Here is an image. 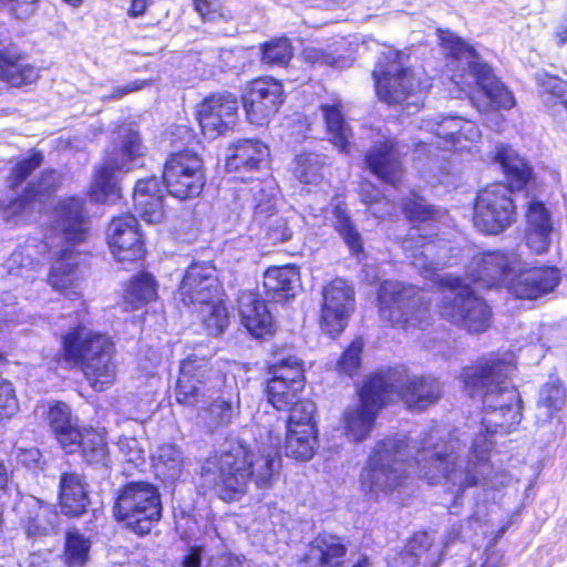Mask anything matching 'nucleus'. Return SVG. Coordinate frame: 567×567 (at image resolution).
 <instances>
[{
  "mask_svg": "<svg viewBox=\"0 0 567 567\" xmlns=\"http://www.w3.org/2000/svg\"><path fill=\"white\" fill-rule=\"evenodd\" d=\"M460 430L434 432L419 450V473L429 484H450L458 491L473 486L501 489L511 482L507 472L495 471L489 463L493 441L480 432L468 447Z\"/></svg>",
  "mask_w": 567,
  "mask_h": 567,
  "instance_id": "1",
  "label": "nucleus"
},
{
  "mask_svg": "<svg viewBox=\"0 0 567 567\" xmlns=\"http://www.w3.org/2000/svg\"><path fill=\"white\" fill-rule=\"evenodd\" d=\"M405 257L425 278L434 279L443 287L439 303L442 318L468 332L485 331L491 322V308L475 296L460 278L441 276L436 271L447 265L446 252L433 240H426L419 226H413L402 241Z\"/></svg>",
  "mask_w": 567,
  "mask_h": 567,
  "instance_id": "2",
  "label": "nucleus"
},
{
  "mask_svg": "<svg viewBox=\"0 0 567 567\" xmlns=\"http://www.w3.org/2000/svg\"><path fill=\"white\" fill-rule=\"evenodd\" d=\"M515 370L513 355L488 359L484 364L465 368L463 382L471 396L483 403L482 429L487 437L496 433H508L522 420L520 398L509 377Z\"/></svg>",
  "mask_w": 567,
  "mask_h": 567,
  "instance_id": "3",
  "label": "nucleus"
},
{
  "mask_svg": "<svg viewBox=\"0 0 567 567\" xmlns=\"http://www.w3.org/2000/svg\"><path fill=\"white\" fill-rule=\"evenodd\" d=\"M86 233L84 200L79 197L59 200L50 216V235L45 244L53 258L48 282L71 299L79 297L81 289V255L73 247L84 241Z\"/></svg>",
  "mask_w": 567,
  "mask_h": 567,
  "instance_id": "4",
  "label": "nucleus"
},
{
  "mask_svg": "<svg viewBox=\"0 0 567 567\" xmlns=\"http://www.w3.org/2000/svg\"><path fill=\"white\" fill-rule=\"evenodd\" d=\"M280 466L276 449L255 455L244 444L231 443L227 450L206 458L202 476L221 499L231 502L246 492L250 480L258 488H269Z\"/></svg>",
  "mask_w": 567,
  "mask_h": 567,
  "instance_id": "5",
  "label": "nucleus"
},
{
  "mask_svg": "<svg viewBox=\"0 0 567 567\" xmlns=\"http://www.w3.org/2000/svg\"><path fill=\"white\" fill-rule=\"evenodd\" d=\"M466 275L483 287H504L518 299H538L551 292L560 281L555 267L526 268L515 251H488L475 255Z\"/></svg>",
  "mask_w": 567,
  "mask_h": 567,
  "instance_id": "6",
  "label": "nucleus"
},
{
  "mask_svg": "<svg viewBox=\"0 0 567 567\" xmlns=\"http://www.w3.org/2000/svg\"><path fill=\"white\" fill-rule=\"evenodd\" d=\"M434 432L443 433L444 431L432 429L413 444L404 435L379 441L360 474L362 493L370 499L390 495L403 485L409 477V468L412 467L420 478L426 481L419 473V450Z\"/></svg>",
  "mask_w": 567,
  "mask_h": 567,
  "instance_id": "7",
  "label": "nucleus"
},
{
  "mask_svg": "<svg viewBox=\"0 0 567 567\" xmlns=\"http://www.w3.org/2000/svg\"><path fill=\"white\" fill-rule=\"evenodd\" d=\"M62 358L68 365H79L95 391L107 389L115 381L114 343L103 333L76 324L61 333Z\"/></svg>",
  "mask_w": 567,
  "mask_h": 567,
  "instance_id": "8",
  "label": "nucleus"
},
{
  "mask_svg": "<svg viewBox=\"0 0 567 567\" xmlns=\"http://www.w3.org/2000/svg\"><path fill=\"white\" fill-rule=\"evenodd\" d=\"M441 43L453 60L466 65L468 72L454 74L452 81L466 92V87L476 84L488 99L493 109H512L514 106L513 94L493 74L491 68L482 62L475 50L457 35L442 32Z\"/></svg>",
  "mask_w": 567,
  "mask_h": 567,
  "instance_id": "9",
  "label": "nucleus"
},
{
  "mask_svg": "<svg viewBox=\"0 0 567 567\" xmlns=\"http://www.w3.org/2000/svg\"><path fill=\"white\" fill-rule=\"evenodd\" d=\"M401 60V53L393 50L379 59L373 71L377 94L388 104H401L415 99L410 104L417 105V95L431 86V80L423 72L405 68Z\"/></svg>",
  "mask_w": 567,
  "mask_h": 567,
  "instance_id": "10",
  "label": "nucleus"
},
{
  "mask_svg": "<svg viewBox=\"0 0 567 567\" xmlns=\"http://www.w3.org/2000/svg\"><path fill=\"white\" fill-rule=\"evenodd\" d=\"M118 136V146L115 145L107 152L104 163L96 171L91 186V197L97 203H115L121 196L115 174L134 169L143 156V145L136 131L123 127Z\"/></svg>",
  "mask_w": 567,
  "mask_h": 567,
  "instance_id": "11",
  "label": "nucleus"
},
{
  "mask_svg": "<svg viewBox=\"0 0 567 567\" xmlns=\"http://www.w3.org/2000/svg\"><path fill=\"white\" fill-rule=\"evenodd\" d=\"M115 516L137 535L148 534L162 517L158 488L147 482H131L117 494Z\"/></svg>",
  "mask_w": 567,
  "mask_h": 567,
  "instance_id": "12",
  "label": "nucleus"
},
{
  "mask_svg": "<svg viewBox=\"0 0 567 567\" xmlns=\"http://www.w3.org/2000/svg\"><path fill=\"white\" fill-rule=\"evenodd\" d=\"M220 370H213L205 357L189 354L181 362L175 388L176 401L185 406H196L206 399H214L224 381Z\"/></svg>",
  "mask_w": 567,
  "mask_h": 567,
  "instance_id": "13",
  "label": "nucleus"
},
{
  "mask_svg": "<svg viewBox=\"0 0 567 567\" xmlns=\"http://www.w3.org/2000/svg\"><path fill=\"white\" fill-rule=\"evenodd\" d=\"M516 219V206L509 187L494 184L481 190L476 197L473 221L486 234L496 235Z\"/></svg>",
  "mask_w": 567,
  "mask_h": 567,
  "instance_id": "14",
  "label": "nucleus"
},
{
  "mask_svg": "<svg viewBox=\"0 0 567 567\" xmlns=\"http://www.w3.org/2000/svg\"><path fill=\"white\" fill-rule=\"evenodd\" d=\"M385 381L372 375L359 391V403L344 412L346 435L350 441L361 442L370 434L378 412L388 402Z\"/></svg>",
  "mask_w": 567,
  "mask_h": 567,
  "instance_id": "15",
  "label": "nucleus"
},
{
  "mask_svg": "<svg viewBox=\"0 0 567 567\" xmlns=\"http://www.w3.org/2000/svg\"><path fill=\"white\" fill-rule=\"evenodd\" d=\"M379 303L382 319L392 324H402L403 328L422 324L427 312L423 298L398 281L386 280L381 284Z\"/></svg>",
  "mask_w": 567,
  "mask_h": 567,
  "instance_id": "16",
  "label": "nucleus"
},
{
  "mask_svg": "<svg viewBox=\"0 0 567 567\" xmlns=\"http://www.w3.org/2000/svg\"><path fill=\"white\" fill-rule=\"evenodd\" d=\"M385 381L386 400L396 394L404 403L415 410H424L436 403L442 395V384L433 377H410L404 370L395 369L374 374Z\"/></svg>",
  "mask_w": 567,
  "mask_h": 567,
  "instance_id": "17",
  "label": "nucleus"
},
{
  "mask_svg": "<svg viewBox=\"0 0 567 567\" xmlns=\"http://www.w3.org/2000/svg\"><path fill=\"white\" fill-rule=\"evenodd\" d=\"M163 179L167 192L178 199L198 196L205 185L203 162L188 151L172 154L165 163Z\"/></svg>",
  "mask_w": 567,
  "mask_h": 567,
  "instance_id": "18",
  "label": "nucleus"
},
{
  "mask_svg": "<svg viewBox=\"0 0 567 567\" xmlns=\"http://www.w3.org/2000/svg\"><path fill=\"white\" fill-rule=\"evenodd\" d=\"M320 324L331 338L347 327L354 310V290L346 280L337 278L323 288Z\"/></svg>",
  "mask_w": 567,
  "mask_h": 567,
  "instance_id": "19",
  "label": "nucleus"
},
{
  "mask_svg": "<svg viewBox=\"0 0 567 567\" xmlns=\"http://www.w3.org/2000/svg\"><path fill=\"white\" fill-rule=\"evenodd\" d=\"M272 375L267 383L269 403L277 410H285L298 400L303 389V368L297 357H288L270 368Z\"/></svg>",
  "mask_w": 567,
  "mask_h": 567,
  "instance_id": "20",
  "label": "nucleus"
},
{
  "mask_svg": "<svg viewBox=\"0 0 567 567\" xmlns=\"http://www.w3.org/2000/svg\"><path fill=\"white\" fill-rule=\"evenodd\" d=\"M178 299L186 306L208 305L221 297L216 268L210 262H193L178 287Z\"/></svg>",
  "mask_w": 567,
  "mask_h": 567,
  "instance_id": "21",
  "label": "nucleus"
},
{
  "mask_svg": "<svg viewBox=\"0 0 567 567\" xmlns=\"http://www.w3.org/2000/svg\"><path fill=\"white\" fill-rule=\"evenodd\" d=\"M255 219L262 226L266 238L272 245L287 241L292 236L291 221L296 217L292 210L279 213L277 192L274 187H261L255 194Z\"/></svg>",
  "mask_w": 567,
  "mask_h": 567,
  "instance_id": "22",
  "label": "nucleus"
},
{
  "mask_svg": "<svg viewBox=\"0 0 567 567\" xmlns=\"http://www.w3.org/2000/svg\"><path fill=\"white\" fill-rule=\"evenodd\" d=\"M284 102V90L280 82L274 79L255 80L243 97V105L248 121L255 125H264Z\"/></svg>",
  "mask_w": 567,
  "mask_h": 567,
  "instance_id": "23",
  "label": "nucleus"
},
{
  "mask_svg": "<svg viewBox=\"0 0 567 567\" xmlns=\"http://www.w3.org/2000/svg\"><path fill=\"white\" fill-rule=\"evenodd\" d=\"M421 128L433 134L437 138L435 144L441 148L470 151L481 138L474 122L457 116L443 117L441 121L424 120Z\"/></svg>",
  "mask_w": 567,
  "mask_h": 567,
  "instance_id": "24",
  "label": "nucleus"
},
{
  "mask_svg": "<svg viewBox=\"0 0 567 567\" xmlns=\"http://www.w3.org/2000/svg\"><path fill=\"white\" fill-rule=\"evenodd\" d=\"M237 110L238 101L234 94L223 93L205 99L197 111L203 134L208 138L221 135L235 123Z\"/></svg>",
  "mask_w": 567,
  "mask_h": 567,
  "instance_id": "25",
  "label": "nucleus"
},
{
  "mask_svg": "<svg viewBox=\"0 0 567 567\" xmlns=\"http://www.w3.org/2000/svg\"><path fill=\"white\" fill-rule=\"evenodd\" d=\"M106 235L112 254L117 261H133L143 257L144 245L135 216L125 214L114 217Z\"/></svg>",
  "mask_w": 567,
  "mask_h": 567,
  "instance_id": "26",
  "label": "nucleus"
},
{
  "mask_svg": "<svg viewBox=\"0 0 567 567\" xmlns=\"http://www.w3.org/2000/svg\"><path fill=\"white\" fill-rule=\"evenodd\" d=\"M16 511L20 525L29 538H39L54 534L60 516L54 506L34 496H24Z\"/></svg>",
  "mask_w": 567,
  "mask_h": 567,
  "instance_id": "27",
  "label": "nucleus"
},
{
  "mask_svg": "<svg viewBox=\"0 0 567 567\" xmlns=\"http://www.w3.org/2000/svg\"><path fill=\"white\" fill-rule=\"evenodd\" d=\"M212 404L199 413L206 426L214 431L231 423L239 410V391L235 375L225 373Z\"/></svg>",
  "mask_w": 567,
  "mask_h": 567,
  "instance_id": "28",
  "label": "nucleus"
},
{
  "mask_svg": "<svg viewBox=\"0 0 567 567\" xmlns=\"http://www.w3.org/2000/svg\"><path fill=\"white\" fill-rule=\"evenodd\" d=\"M526 218L525 241L527 247L537 255L545 254L549 249L555 234L549 210L542 202L532 200Z\"/></svg>",
  "mask_w": 567,
  "mask_h": 567,
  "instance_id": "29",
  "label": "nucleus"
},
{
  "mask_svg": "<svg viewBox=\"0 0 567 567\" xmlns=\"http://www.w3.org/2000/svg\"><path fill=\"white\" fill-rule=\"evenodd\" d=\"M347 548L333 535H319L308 546L297 567H342Z\"/></svg>",
  "mask_w": 567,
  "mask_h": 567,
  "instance_id": "30",
  "label": "nucleus"
},
{
  "mask_svg": "<svg viewBox=\"0 0 567 567\" xmlns=\"http://www.w3.org/2000/svg\"><path fill=\"white\" fill-rule=\"evenodd\" d=\"M400 155L394 142L389 140L373 146L365 155V163L378 178L396 187L402 178Z\"/></svg>",
  "mask_w": 567,
  "mask_h": 567,
  "instance_id": "31",
  "label": "nucleus"
},
{
  "mask_svg": "<svg viewBox=\"0 0 567 567\" xmlns=\"http://www.w3.org/2000/svg\"><path fill=\"white\" fill-rule=\"evenodd\" d=\"M238 309L245 328L255 337H262L272 330V317L265 301L251 291L243 292Z\"/></svg>",
  "mask_w": 567,
  "mask_h": 567,
  "instance_id": "32",
  "label": "nucleus"
},
{
  "mask_svg": "<svg viewBox=\"0 0 567 567\" xmlns=\"http://www.w3.org/2000/svg\"><path fill=\"white\" fill-rule=\"evenodd\" d=\"M48 419L61 446L68 453L78 451L82 431L78 420L71 415L70 406L62 402L55 403L50 408Z\"/></svg>",
  "mask_w": 567,
  "mask_h": 567,
  "instance_id": "33",
  "label": "nucleus"
},
{
  "mask_svg": "<svg viewBox=\"0 0 567 567\" xmlns=\"http://www.w3.org/2000/svg\"><path fill=\"white\" fill-rule=\"evenodd\" d=\"M266 296L275 302L293 298L300 288L299 272L295 267L269 268L264 275Z\"/></svg>",
  "mask_w": 567,
  "mask_h": 567,
  "instance_id": "34",
  "label": "nucleus"
},
{
  "mask_svg": "<svg viewBox=\"0 0 567 567\" xmlns=\"http://www.w3.org/2000/svg\"><path fill=\"white\" fill-rule=\"evenodd\" d=\"M39 70L23 61L14 49H2L0 43V80L12 86H21L35 82Z\"/></svg>",
  "mask_w": 567,
  "mask_h": 567,
  "instance_id": "35",
  "label": "nucleus"
},
{
  "mask_svg": "<svg viewBox=\"0 0 567 567\" xmlns=\"http://www.w3.org/2000/svg\"><path fill=\"white\" fill-rule=\"evenodd\" d=\"M60 506L66 516L82 515L89 504L87 492L81 475L64 473L60 478Z\"/></svg>",
  "mask_w": 567,
  "mask_h": 567,
  "instance_id": "36",
  "label": "nucleus"
},
{
  "mask_svg": "<svg viewBox=\"0 0 567 567\" xmlns=\"http://www.w3.org/2000/svg\"><path fill=\"white\" fill-rule=\"evenodd\" d=\"M423 555L429 563L434 564L436 556L441 555V549L433 547L432 538L427 533H417L405 548L392 558L390 565L391 567H416Z\"/></svg>",
  "mask_w": 567,
  "mask_h": 567,
  "instance_id": "37",
  "label": "nucleus"
},
{
  "mask_svg": "<svg viewBox=\"0 0 567 567\" xmlns=\"http://www.w3.org/2000/svg\"><path fill=\"white\" fill-rule=\"evenodd\" d=\"M230 152L226 162L228 171L255 169L269 154L268 147L255 140L238 141L233 145Z\"/></svg>",
  "mask_w": 567,
  "mask_h": 567,
  "instance_id": "38",
  "label": "nucleus"
},
{
  "mask_svg": "<svg viewBox=\"0 0 567 567\" xmlns=\"http://www.w3.org/2000/svg\"><path fill=\"white\" fill-rule=\"evenodd\" d=\"M495 161L501 164L512 188L520 189L529 181L532 176L530 166L512 147L497 145Z\"/></svg>",
  "mask_w": 567,
  "mask_h": 567,
  "instance_id": "39",
  "label": "nucleus"
},
{
  "mask_svg": "<svg viewBox=\"0 0 567 567\" xmlns=\"http://www.w3.org/2000/svg\"><path fill=\"white\" fill-rule=\"evenodd\" d=\"M340 107V101H334L331 105H321L327 133L329 134L331 142L341 153H349L351 128L344 121Z\"/></svg>",
  "mask_w": 567,
  "mask_h": 567,
  "instance_id": "40",
  "label": "nucleus"
},
{
  "mask_svg": "<svg viewBox=\"0 0 567 567\" xmlns=\"http://www.w3.org/2000/svg\"><path fill=\"white\" fill-rule=\"evenodd\" d=\"M152 458L156 475L164 480L178 478L185 466L184 454L175 444L158 446Z\"/></svg>",
  "mask_w": 567,
  "mask_h": 567,
  "instance_id": "41",
  "label": "nucleus"
},
{
  "mask_svg": "<svg viewBox=\"0 0 567 567\" xmlns=\"http://www.w3.org/2000/svg\"><path fill=\"white\" fill-rule=\"evenodd\" d=\"M81 449L82 456L87 464L109 467L111 456L104 436L92 429L81 432L78 450Z\"/></svg>",
  "mask_w": 567,
  "mask_h": 567,
  "instance_id": "42",
  "label": "nucleus"
},
{
  "mask_svg": "<svg viewBox=\"0 0 567 567\" xmlns=\"http://www.w3.org/2000/svg\"><path fill=\"white\" fill-rule=\"evenodd\" d=\"M317 430L302 427L300 430H287L285 452L286 455L300 461L310 460L317 446Z\"/></svg>",
  "mask_w": 567,
  "mask_h": 567,
  "instance_id": "43",
  "label": "nucleus"
},
{
  "mask_svg": "<svg viewBox=\"0 0 567 567\" xmlns=\"http://www.w3.org/2000/svg\"><path fill=\"white\" fill-rule=\"evenodd\" d=\"M333 226L341 236L352 255L359 256L363 252V240L361 234L353 225L344 207L336 205L333 210Z\"/></svg>",
  "mask_w": 567,
  "mask_h": 567,
  "instance_id": "44",
  "label": "nucleus"
},
{
  "mask_svg": "<svg viewBox=\"0 0 567 567\" xmlns=\"http://www.w3.org/2000/svg\"><path fill=\"white\" fill-rule=\"evenodd\" d=\"M60 185V175L53 171H43L37 182L29 184L24 194L18 199L24 200L23 213L31 209L33 202H41L43 197L51 195Z\"/></svg>",
  "mask_w": 567,
  "mask_h": 567,
  "instance_id": "45",
  "label": "nucleus"
},
{
  "mask_svg": "<svg viewBox=\"0 0 567 567\" xmlns=\"http://www.w3.org/2000/svg\"><path fill=\"white\" fill-rule=\"evenodd\" d=\"M157 296V285L150 274L135 276L126 290L125 299L133 308H140L144 303L154 300Z\"/></svg>",
  "mask_w": 567,
  "mask_h": 567,
  "instance_id": "46",
  "label": "nucleus"
},
{
  "mask_svg": "<svg viewBox=\"0 0 567 567\" xmlns=\"http://www.w3.org/2000/svg\"><path fill=\"white\" fill-rule=\"evenodd\" d=\"M323 158L315 153L296 156L293 175L302 184H318L322 178Z\"/></svg>",
  "mask_w": 567,
  "mask_h": 567,
  "instance_id": "47",
  "label": "nucleus"
},
{
  "mask_svg": "<svg viewBox=\"0 0 567 567\" xmlns=\"http://www.w3.org/2000/svg\"><path fill=\"white\" fill-rule=\"evenodd\" d=\"M566 403V389L558 379L545 383L539 392L538 409L544 410L547 417L560 411Z\"/></svg>",
  "mask_w": 567,
  "mask_h": 567,
  "instance_id": "48",
  "label": "nucleus"
},
{
  "mask_svg": "<svg viewBox=\"0 0 567 567\" xmlns=\"http://www.w3.org/2000/svg\"><path fill=\"white\" fill-rule=\"evenodd\" d=\"M90 540L76 530H70L65 539V561L69 567H83L89 560Z\"/></svg>",
  "mask_w": 567,
  "mask_h": 567,
  "instance_id": "49",
  "label": "nucleus"
},
{
  "mask_svg": "<svg viewBox=\"0 0 567 567\" xmlns=\"http://www.w3.org/2000/svg\"><path fill=\"white\" fill-rule=\"evenodd\" d=\"M200 307L203 308L202 316L207 333L215 337L221 334L229 322L227 309L221 297L212 303L202 305Z\"/></svg>",
  "mask_w": 567,
  "mask_h": 567,
  "instance_id": "50",
  "label": "nucleus"
},
{
  "mask_svg": "<svg viewBox=\"0 0 567 567\" xmlns=\"http://www.w3.org/2000/svg\"><path fill=\"white\" fill-rule=\"evenodd\" d=\"M290 409V414L287 420V430H300L302 427L316 429L315 412L316 405L309 400H297Z\"/></svg>",
  "mask_w": 567,
  "mask_h": 567,
  "instance_id": "51",
  "label": "nucleus"
},
{
  "mask_svg": "<svg viewBox=\"0 0 567 567\" xmlns=\"http://www.w3.org/2000/svg\"><path fill=\"white\" fill-rule=\"evenodd\" d=\"M292 58V48L288 39L280 38L267 42L262 48V62L269 65H287Z\"/></svg>",
  "mask_w": 567,
  "mask_h": 567,
  "instance_id": "52",
  "label": "nucleus"
},
{
  "mask_svg": "<svg viewBox=\"0 0 567 567\" xmlns=\"http://www.w3.org/2000/svg\"><path fill=\"white\" fill-rule=\"evenodd\" d=\"M537 82L545 92L558 99L555 104L557 112H565L567 114V82L547 73L538 74Z\"/></svg>",
  "mask_w": 567,
  "mask_h": 567,
  "instance_id": "53",
  "label": "nucleus"
},
{
  "mask_svg": "<svg viewBox=\"0 0 567 567\" xmlns=\"http://www.w3.org/2000/svg\"><path fill=\"white\" fill-rule=\"evenodd\" d=\"M42 161L43 156L39 152H33L29 157L19 161L11 169L8 178L9 187L12 189L19 187L42 164Z\"/></svg>",
  "mask_w": 567,
  "mask_h": 567,
  "instance_id": "54",
  "label": "nucleus"
},
{
  "mask_svg": "<svg viewBox=\"0 0 567 567\" xmlns=\"http://www.w3.org/2000/svg\"><path fill=\"white\" fill-rule=\"evenodd\" d=\"M134 206L141 218L148 224H158L164 218L163 199L147 200L145 195L138 193L137 203H134Z\"/></svg>",
  "mask_w": 567,
  "mask_h": 567,
  "instance_id": "55",
  "label": "nucleus"
},
{
  "mask_svg": "<svg viewBox=\"0 0 567 567\" xmlns=\"http://www.w3.org/2000/svg\"><path fill=\"white\" fill-rule=\"evenodd\" d=\"M363 350V342L355 339L343 352L341 358L336 364V369L347 375H353L361 364V352Z\"/></svg>",
  "mask_w": 567,
  "mask_h": 567,
  "instance_id": "56",
  "label": "nucleus"
},
{
  "mask_svg": "<svg viewBox=\"0 0 567 567\" xmlns=\"http://www.w3.org/2000/svg\"><path fill=\"white\" fill-rule=\"evenodd\" d=\"M118 451L123 460L133 467H140L145 464V452L135 437L123 436L117 441Z\"/></svg>",
  "mask_w": 567,
  "mask_h": 567,
  "instance_id": "57",
  "label": "nucleus"
},
{
  "mask_svg": "<svg viewBox=\"0 0 567 567\" xmlns=\"http://www.w3.org/2000/svg\"><path fill=\"white\" fill-rule=\"evenodd\" d=\"M403 212L412 223L429 221L433 218V212L426 202L417 196L403 204Z\"/></svg>",
  "mask_w": 567,
  "mask_h": 567,
  "instance_id": "58",
  "label": "nucleus"
},
{
  "mask_svg": "<svg viewBox=\"0 0 567 567\" xmlns=\"http://www.w3.org/2000/svg\"><path fill=\"white\" fill-rule=\"evenodd\" d=\"M361 200L369 207L371 214L377 218H385V213L380 212L377 206L383 204L386 207L391 206V203L371 184H364L360 190Z\"/></svg>",
  "mask_w": 567,
  "mask_h": 567,
  "instance_id": "59",
  "label": "nucleus"
},
{
  "mask_svg": "<svg viewBox=\"0 0 567 567\" xmlns=\"http://www.w3.org/2000/svg\"><path fill=\"white\" fill-rule=\"evenodd\" d=\"M18 409V401L11 383L0 378V420L10 417Z\"/></svg>",
  "mask_w": 567,
  "mask_h": 567,
  "instance_id": "60",
  "label": "nucleus"
},
{
  "mask_svg": "<svg viewBox=\"0 0 567 567\" xmlns=\"http://www.w3.org/2000/svg\"><path fill=\"white\" fill-rule=\"evenodd\" d=\"M27 248H21L12 252L8 260V269L10 274L21 277H28L27 272H29L33 266L34 260L29 258V254H27Z\"/></svg>",
  "mask_w": 567,
  "mask_h": 567,
  "instance_id": "61",
  "label": "nucleus"
},
{
  "mask_svg": "<svg viewBox=\"0 0 567 567\" xmlns=\"http://www.w3.org/2000/svg\"><path fill=\"white\" fill-rule=\"evenodd\" d=\"M138 193H142L145 195L147 200L151 199H163V190L159 185V181L156 176H151L147 178H142L137 181L134 193H133V199L134 203H137V195Z\"/></svg>",
  "mask_w": 567,
  "mask_h": 567,
  "instance_id": "62",
  "label": "nucleus"
},
{
  "mask_svg": "<svg viewBox=\"0 0 567 567\" xmlns=\"http://www.w3.org/2000/svg\"><path fill=\"white\" fill-rule=\"evenodd\" d=\"M303 59L312 64L332 65L338 64V59L321 48L307 47L302 51Z\"/></svg>",
  "mask_w": 567,
  "mask_h": 567,
  "instance_id": "63",
  "label": "nucleus"
},
{
  "mask_svg": "<svg viewBox=\"0 0 567 567\" xmlns=\"http://www.w3.org/2000/svg\"><path fill=\"white\" fill-rule=\"evenodd\" d=\"M37 0H0L11 14L18 19H25L32 12Z\"/></svg>",
  "mask_w": 567,
  "mask_h": 567,
  "instance_id": "64",
  "label": "nucleus"
}]
</instances>
